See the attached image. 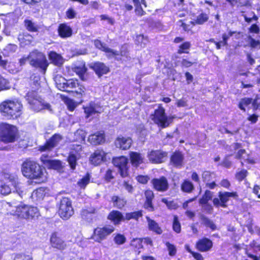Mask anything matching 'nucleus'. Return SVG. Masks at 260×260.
Returning <instances> with one entry per match:
<instances>
[{"label": "nucleus", "mask_w": 260, "mask_h": 260, "mask_svg": "<svg viewBox=\"0 0 260 260\" xmlns=\"http://www.w3.org/2000/svg\"><path fill=\"white\" fill-rule=\"evenodd\" d=\"M22 104L18 100H7L0 104V111L8 119H15L22 114Z\"/></svg>", "instance_id": "1"}, {"label": "nucleus", "mask_w": 260, "mask_h": 260, "mask_svg": "<svg viewBox=\"0 0 260 260\" xmlns=\"http://www.w3.org/2000/svg\"><path fill=\"white\" fill-rule=\"evenodd\" d=\"M21 172L24 176L31 179L44 181L43 169L36 162L29 159H26L21 165Z\"/></svg>", "instance_id": "2"}, {"label": "nucleus", "mask_w": 260, "mask_h": 260, "mask_svg": "<svg viewBox=\"0 0 260 260\" xmlns=\"http://www.w3.org/2000/svg\"><path fill=\"white\" fill-rule=\"evenodd\" d=\"M14 200L11 202L7 203L9 206H14L16 208L15 214L18 217L24 219H32L35 217H37L39 215V212L37 208L35 207L28 206L24 204L17 205V203L21 202L16 200V197H13Z\"/></svg>", "instance_id": "3"}, {"label": "nucleus", "mask_w": 260, "mask_h": 260, "mask_svg": "<svg viewBox=\"0 0 260 260\" xmlns=\"http://www.w3.org/2000/svg\"><path fill=\"white\" fill-rule=\"evenodd\" d=\"M24 98L29 105V108L35 112H39L43 109L51 111L50 104L42 99L35 91H28Z\"/></svg>", "instance_id": "4"}, {"label": "nucleus", "mask_w": 260, "mask_h": 260, "mask_svg": "<svg viewBox=\"0 0 260 260\" xmlns=\"http://www.w3.org/2000/svg\"><path fill=\"white\" fill-rule=\"evenodd\" d=\"M28 58L31 66L39 68L43 74H45L49 63L43 53L37 50H34L30 53Z\"/></svg>", "instance_id": "5"}, {"label": "nucleus", "mask_w": 260, "mask_h": 260, "mask_svg": "<svg viewBox=\"0 0 260 260\" xmlns=\"http://www.w3.org/2000/svg\"><path fill=\"white\" fill-rule=\"evenodd\" d=\"M17 128L7 123L0 124V140L5 143L15 142L17 138Z\"/></svg>", "instance_id": "6"}, {"label": "nucleus", "mask_w": 260, "mask_h": 260, "mask_svg": "<svg viewBox=\"0 0 260 260\" xmlns=\"http://www.w3.org/2000/svg\"><path fill=\"white\" fill-rule=\"evenodd\" d=\"M151 117L153 122L161 128L168 127L172 122V118L166 115L165 110L162 107L155 110Z\"/></svg>", "instance_id": "7"}, {"label": "nucleus", "mask_w": 260, "mask_h": 260, "mask_svg": "<svg viewBox=\"0 0 260 260\" xmlns=\"http://www.w3.org/2000/svg\"><path fill=\"white\" fill-rule=\"evenodd\" d=\"M5 178L9 181L11 186L15 189L13 191V197H16V200L19 201L22 198L24 193L21 184L19 182L17 176L13 174H6Z\"/></svg>", "instance_id": "8"}, {"label": "nucleus", "mask_w": 260, "mask_h": 260, "mask_svg": "<svg viewBox=\"0 0 260 260\" xmlns=\"http://www.w3.org/2000/svg\"><path fill=\"white\" fill-rule=\"evenodd\" d=\"M114 231V228L112 225L97 227L94 230L91 238L95 242L100 243L105 240Z\"/></svg>", "instance_id": "9"}, {"label": "nucleus", "mask_w": 260, "mask_h": 260, "mask_svg": "<svg viewBox=\"0 0 260 260\" xmlns=\"http://www.w3.org/2000/svg\"><path fill=\"white\" fill-rule=\"evenodd\" d=\"M58 213L61 218L68 219L74 213L71 201L67 198H63L60 201Z\"/></svg>", "instance_id": "10"}, {"label": "nucleus", "mask_w": 260, "mask_h": 260, "mask_svg": "<svg viewBox=\"0 0 260 260\" xmlns=\"http://www.w3.org/2000/svg\"><path fill=\"white\" fill-rule=\"evenodd\" d=\"M127 158L123 156L113 159V164L118 168V172L122 177L127 176Z\"/></svg>", "instance_id": "11"}, {"label": "nucleus", "mask_w": 260, "mask_h": 260, "mask_svg": "<svg viewBox=\"0 0 260 260\" xmlns=\"http://www.w3.org/2000/svg\"><path fill=\"white\" fill-rule=\"evenodd\" d=\"M151 183L152 185L153 188L159 192H165L169 188L168 180L165 176L153 178L151 180Z\"/></svg>", "instance_id": "12"}, {"label": "nucleus", "mask_w": 260, "mask_h": 260, "mask_svg": "<svg viewBox=\"0 0 260 260\" xmlns=\"http://www.w3.org/2000/svg\"><path fill=\"white\" fill-rule=\"evenodd\" d=\"M56 84L58 88L60 90L68 92H73V90L71 89L78 86V83L77 81H74L73 79L66 80L61 77L56 81Z\"/></svg>", "instance_id": "13"}, {"label": "nucleus", "mask_w": 260, "mask_h": 260, "mask_svg": "<svg viewBox=\"0 0 260 260\" xmlns=\"http://www.w3.org/2000/svg\"><path fill=\"white\" fill-rule=\"evenodd\" d=\"M62 139L63 138L61 135L58 134H55L53 135L44 145L40 146L39 150L41 151H51L58 144Z\"/></svg>", "instance_id": "14"}, {"label": "nucleus", "mask_w": 260, "mask_h": 260, "mask_svg": "<svg viewBox=\"0 0 260 260\" xmlns=\"http://www.w3.org/2000/svg\"><path fill=\"white\" fill-rule=\"evenodd\" d=\"M167 155L166 152L160 150H152L148 154L150 161L154 164H159L164 162Z\"/></svg>", "instance_id": "15"}, {"label": "nucleus", "mask_w": 260, "mask_h": 260, "mask_svg": "<svg viewBox=\"0 0 260 260\" xmlns=\"http://www.w3.org/2000/svg\"><path fill=\"white\" fill-rule=\"evenodd\" d=\"M43 164L48 169L60 170L62 168L61 162L58 160L52 159L48 155H42L40 158Z\"/></svg>", "instance_id": "16"}, {"label": "nucleus", "mask_w": 260, "mask_h": 260, "mask_svg": "<svg viewBox=\"0 0 260 260\" xmlns=\"http://www.w3.org/2000/svg\"><path fill=\"white\" fill-rule=\"evenodd\" d=\"M94 43L96 48L106 52L109 57L116 56L119 54L118 51L108 48L106 46L105 44L102 43L99 40H95Z\"/></svg>", "instance_id": "17"}, {"label": "nucleus", "mask_w": 260, "mask_h": 260, "mask_svg": "<svg viewBox=\"0 0 260 260\" xmlns=\"http://www.w3.org/2000/svg\"><path fill=\"white\" fill-rule=\"evenodd\" d=\"M132 143V140L128 137H118L115 141L116 147L122 150L129 149Z\"/></svg>", "instance_id": "18"}, {"label": "nucleus", "mask_w": 260, "mask_h": 260, "mask_svg": "<svg viewBox=\"0 0 260 260\" xmlns=\"http://www.w3.org/2000/svg\"><path fill=\"white\" fill-rule=\"evenodd\" d=\"M105 140V134L103 132H97L90 135L88 138V141L93 145L101 144L104 143Z\"/></svg>", "instance_id": "19"}, {"label": "nucleus", "mask_w": 260, "mask_h": 260, "mask_svg": "<svg viewBox=\"0 0 260 260\" xmlns=\"http://www.w3.org/2000/svg\"><path fill=\"white\" fill-rule=\"evenodd\" d=\"M90 68H92L100 77L104 74H106L109 71V69L107 67L104 63L101 62H96L92 63L90 66Z\"/></svg>", "instance_id": "20"}, {"label": "nucleus", "mask_w": 260, "mask_h": 260, "mask_svg": "<svg viewBox=\"0 0 260 260\" xmlns=\"http://www.w3.org/2000/svg\"><path fill=\"white\" fill-rule=\"evenodd\" d=\"M197 249L202 252H205L209 250L212 247V241L206 238L200 240L196 244Z\"/></svg>", "instance_id": "21"}, {"label": "nucleus", "mask_w": 260, "mask_h": 260, "mask_svg": "<svg viewBox=\"0 0 260 260\" xmlns=\"http://www.w3.org/2000/svg\"><path fill=\"white\" fill-rule=\"evenodd\" d=\"M145 197L146 198V201L144 204V208L149 211H154V208L152 203L154 197L153 192L150 190H147L145 192Z\"/></svg>", "instance_id": "22"}, {"label": "nucleus", "mask_w": 260, "mask_h": 260, "mask_svg": "<svg viewBox=\"0 0 260 260\" xmlns=\"http://www.w3.org/2000/svg\"><path fill=\"white\" fill-rule=\"evenodd\" d=\"M105 156V152L103 150L98 149L91 156L90 160L92 164L99 165L104 160Z\"/></svg>", "instance_id": "23"}, {"label": "nucleus", "mask_w": 260, "mask_h": 260, "mask_svg": "<svg viewBox=\"0 0 260 260\" xmlns=\"http://www.w3.org/2000/svg\"><path fill=\"white\" fill-rule=\"evenodd\" d=\"M184 156L179 151L174 152L171 157V162L175 167L180 168L183 166Z\"/></svg>", "instance_id": "24"}, {"label": "nucleus", "mask_w": 260, "mask_h": 260, "mask_svg": "<svg viewBox=\"0 0 260 260\" xmlns=\"http://www.w3.org/2000/svg\"><path fill=\"white\" fill-rule=\"evenodd\" d=\"M48 57L51 63L54 65L60 67L64 62V59L60 54L55 51H51L49 53Z\"/></svg>", "instance_id": "25"}, {"label": "nucleus", "mask_w": 260, "mask_h": 260, "mask_svg": "<svg viewBox=\"0 0 260 260\" xmlns=\"http://www.w3.org/2000/svg\"><path fill=\"white\" fill-rule=\"evenodd\" d=\"M95 209L92 207L82 209L80 213L82 219L88 222H91L93 217V214L95 213Z\"/></svg>", "instance_id": "26"}, {"label": "nucleus", "mask_w": 260, "mask_h": 260, "mask_svg": "<svg viewBox=\"0 0 260 260\" xmlns=\"http://www.w3.org/2000/svg\"><path fill=\"white\" fill-rule=\"evenodd\" d=\"M148 230L156 234L160 235L162 233V230L155 220L151 219L149 217L146 216Z\"/></svg>", "instance_id": "27"}, {"label": "nucleus", "mask_w": 260, "mask_h": 260, "mask_svg": "<svg viewBox=\"0 0 260 260\" xmlns=\"http://www.w3.org/2000/svg\"><path fill=\"white\" fill-rule=\"evenodd\" d=\"M50 242L53 247L62 250L66 247L64 242L60 238L58 237L55 233L52 235L50 238Z\"/></svg>", "instance_id": "28"}, {"label": "nucleus", "mask_w": 260, "mask_h": 260, "mask_svg": "<svg viewBox=\"0 0 260 260\" xmlns=\"http://www.w3.org/2000/svg\"><path fill=\"white\" fill-rule=\"evenodd\" d=\"M101 111L102 107L94 102H91L88 106L84 108V112L87 117L96 113H101Z\"/></svg>", "instance_id": "29"}, {"label": "nucleus", "mask_w": 260, "mask_h": 260, "mask_svg": "<svg viewBox=\"0 0 260 260\" xmlns=\"http://www.w3.org/2000/svg\"><path fill=\"white\" fill-rule=\"evenodd\" d=\"M108 218L112 221L114 224H118L122 221L125 219V217L118 211H112L108 215Z\"/></svg>", "instance_id": "30"}, {"label": "nucleus", "mask_w": 260, "mask_h": 260, "mask_svg": "<svg viewBox=\"0 0 260 260\" xmlns=\"http://www.w3.org/2000/svg\"><path fill=\"white\" fill-rule=\"evenodd\" d=\"M59 35L61 38L70 37L72 35V29L66 24H61L59 25L58 29Z\"/></svg>", "instance_id": "31"}, {"label": "nucleus", "mask_w": 260, "mask_h": 260, "mask_svg": "<svg viewBox=\"0 0 260 260\" xmlns=\"http://www.w3.org/2000/svg\"><path fill=\"white\" fill-rule=\"evenodd\" d=\"M129 156L131 163L134 166L137 167L143 162V157L139 153L130 152Z\"/></svg>", "instance_id": "32"}, {"label": "nucleus", "mask_w": 260, "mask_h": 260, "mask_svg": "<svg viewBox=\"0 0 260 260\" xmlns=\"http://www.w3.org/2000/svg\"><path fill=\"white\" fill-rule=\"evenodd\" d=\"M12 190H15L13 187L10 186V184L0 180V193L3 195H7L10 193Z\"/></svg>", "instance_id": "33"}, {"label": "nucleus", "mask_w": 260, "mask_h": 260, "mask_svg": "<svg viewBox=\"0 0 260 260\" xmlns=\"http://www.w3.org/2000/svg\"><path fill=\"white\" fill-rule=\"evenodd\" d=\"M112 201L113 203L114 206L119 209L123 208L126 203V201L125 199L117 196L112 197Z\"/></svg>", "instance_id": "34"}, {"label": "nucleus", "mask_w": 260, "mask_h": 260, "mask_svg": "<svg viewBox=\"0 0 260 260\" xmlns=\"http://www.w3.org/2000/svg\"><path fill=\"white\" fill-rule=\"evenodd\" d=\"M148 42V38L143 35H138L135 39L136 44L143 48L146 46Z\"/></svg>", "instance_id": "35"}, {"label": "nucleus", "mask_w": 260, "mask_h": 260, "mask_svg": "<svg viewBox=\"0 0 260 260\" xmlns=\"http://www.w3.org/2000/svg\"><path fill=\"white\" fill-rule=\"evenodd\" d=\"M201 220L202 223L206 227L209 228L212 231L216 230L217 226L212 220L208 218V217L202 216L201 217Z\"/></svg>", "instance_id": "36"}, {"label": "nucleus", "mask_w": 260, "mask_h": 260, "mask_svg": "<svg viewBox=\"0 0 260 260\" xmlns=\"http://www.w3.org/2000/svg\"><path fill=\"white\" fill-rule=\"evenodd\" d=\"M26 29L31 32H37L38 30V25L30 20H25L24 21Z\"/></svg>", "instance_id": "37"}, {"label": "nucleus", "mask_w": 260, "mask_h": 260, "mask_svg": "<svg viewBox=\"0 0 260 260\" xmlns=\"http://www.w3.org/2000/svg\"><path fill=\"white\" fill-rule=\"evenodd\" d=\"M142 216V211H135L133 212L127 213L125 216V219L129 220L132 219L138 220Z\"/></svg>", "instance_id": "38"}, {"label": "nucleus", "mask_w": 260, "mask_h": 260, "mask_svg": "<svg viewBox=\"0 0 260 260\" xmlns=\"http://www.w3.org/2000/svg\"><path fill=\"white\" fill-rule=\"evenodd\" d=\"M113 236H114L113 241L116 244L120 245L125 243L126 239L123 235L121 234H114Z\"/></svg>", "instance_id": "39"}, {"label": "nucleus", "mask_w": 260, "mask_h": 260, "mask_svg": "<svg viewBox=\"0 0 260 260\" xmlns=\"http://www.w3.org/2000/svg\"><path fill=\"white\" fill-rule=\"evenodd\" d=\"M213 196V193L210 190H207L202 198L200 199L199 203L202 205L207 204L208 202L210 200Z\"/></svg>", "instance_id": "40"}, {"label": "nucleus", "mask_w": 260, "mask_h": 260, "mask_svg": "<svg viewBox=\"0 0 260 260\" xmlns=\"http://www.w3.org/2000/svg\"><path fill=\"white\" fill-rule=\"evenodd\" d=\"M86 70L87 69L84 64H81L79 66H76L74 68V71L76 73V74H78L82 80L83 79V77L84 74L86 73Z\"/></svg>", "instance_id": "41"}, {"label": "nucleus", "mask_w": 260, "mask_h": 260, "mask_svg": "<svg viewBox=\"0 0 260 260\" xmlns=\"http://www.w3.org/2000/svg\"><path fill=\"white\" fill-rule=\"evenodd\" d=\"M194 189V186L192 183L189 181L185 180L181 185V189L186 192L189 193Z\"/></svg>", "instance_id": "42"}, {"label": "nucleus", "mask_w": 260, "mask_h": 260, "mask_svg": "<svg viewBox=\"0 0 260 260\" xmlns=\"http://www.w3.org/2000/svg\"><path fill=\"white\" fill-rule=\"evenodd\" d=\"M252 102V99L251 98H244L241 100L240 102L239 103V108L243 110V111H245V107H247L250 105Z\"/></svg>", "instance_id": "43"}, {"label": "nucleus", "mask_w": 260, "mask_h": 260, "mask_svg": "<svg viewBox=\"0 0 260 260\" xmlns=\"http://www.w3.org/2000/svg\"><path fill=\"white\" fill-rule=\"evenodd\" d=\"M228 192H219V198H220L221 201V207L225 208L226 207V203L229 200V194H226Z\"/></svg>", "instance_id": "44"}, {"label": "nucleus", "mask_w": 260, "mask_h": 260, "mask_svg": "<svg viewBox=\"0 0 260 260\" xmlns=\"http://www.w3.org/2000/svg\"><path fill=\"white\" fill-rule=\"evenodd\" d=\"M190 47V43L189 42H185L179 46L177 53L180 54L182 53H187L188 52L187 50H188Z\"/></svg>", "instance_id": "45"}, {"label": "nucleus", "mask_w": 260, "mask_h": 260, "mask_svg": "<svg viewBox=\"0 0 260 260\" xmlns=\"http://www.w3.org/2000/svg\"><path fill=\"white\" fill-rule=\"evenodd\" d=\"M133 3L135 6V12L136 14L139 16L144 15L145 14V12L142 8L140 0H133Z\"/></svg>", "instance_id": "46"}, {"label": "nucleus", "mask_w": 260, "mask_h": 260, "mask_svg": "<svg viewBox=\"0 0 260 260\" xmlns=\"http://www.w3.org/2000/svg\"><path fill=\"white\" fill-rule=\"evenodd\" d=\"M209 17L207 14L202 13L197 17L195 22L196 24L201 25L207 21Z\"/></svg>", "instance_id": "47"}, {"label": "nucleus", "mask_w": 260, "mask_h": 260, "mask_svg": "<svg viewBox=\"0 0 260 260\" xmlns=\"http://www.w3.org/2000/svg\"><path fill=\"white\" fill-rule=\"evenodd\" d=\"M197 63L196 59H192L190 58H183L181 62V64L182 67L185 68H188L191 67L194 63Z\"/></svg>", "instance_id": "48"}, {"label": "nucleus", "mask_w": 260, "mask_h": 260, "mask_svg": "<svg viewBox=\"0 0 260 260\" xmlns=\"http://www.w3.org/2000/svg\"><path fill=\"white\" fill-rule=\"evenodd\" d=\"M68 161L71 169H75L77 164L76 156L74 154H70L68 158Z\"/></svg>", "instance_id": "49"}, {"label": "nucleus", "mask_w": 260, "mask_h": 260, "mask_svg": "<svg viewBox=\"0 0 260 260\" xmlns=\"http://www.w3.org/2000/svg\"><path fill=\"white\" fill-rule=\"evenodd\" d=\"M90 176L89 174H87L80 180L78 182V185L81 188H85L89 183Z\"/></svg>", "instance_id": "50"}, {"label": "nucleus", "mask_w": 260, "mask_h": 260, "mask_svg": "<svg viewBox=\"0 0 260 260\" xmlns=\"http://www.w3.org/2000/svg\"><path fill=\"white\" fill-rule=\"evenodd\" d=\"M166 245L169 251V254L170 256H174L176 254V248L174 245L170 243L169 242L166 243Z\"/></svg>", "instance_id": "51"}, {"label": "nucleus", "mask_w": 260, "mask_h": 260, "mask_svg": "<svg viewBox=\"0 0 260 260\" xmlns=\"http://www.w3.org/2000/svg\"><path fill=\"white\" fill-rule=\"evenodd\" d=\"M9 88V82L0 75V91Z\"/></svg>", "instance_id": "52"}, {"label": "nucleus", "mask_w": 260, "mask_h": 260, "mask_svg": "<svg viewBox=\"0 0 260 260\" xmlns=\"http://www.w3.org/2000/svg\"><path fill=\"white\" fill-rule=\"evenodd\" d=\"M173 228L174 231L177 233H179L181 231V225L176 216H175L174 218Z\"/></svg>", "instance_id": "53"}, {"label": "nucleus", "mask_w": 260, "mask_h": 260, "mask_svg": "<svg viewBox=\"0 0 260 260\" xmlns=\"http://www.w3.org/2000/svg\"><path fill=\"white\" fill-rule=\"evenodd\" d=\"M30 80L32 81L33 84L36 87H37L40 84V76L37 74H33L30 76Z\"/></svg>", "instance_id": "54"}, {"label": "nucleus", "mask_w": 260, "mask_h": 260, "mask_svg": "<svg viewBox=\"0 0 260 260\" xmlns=\"http://www.w3.org/2000/svg\"><path fill=\"white\" fill-rule=\"evenodd\" d=\"M248 172L246 170H242L236 174V178L241 181L243 180L247 175Z\"/></svg>", "instance_id": "55"}, {"label": "nucleus", "mask_w": 260, "mask_h": 260, "mask_svg": "<svg viewBox=\"0 0 260 260\" xmlns=\"http://www.w3.org/2000/svg\"><path fill=\"white\" fill-rule=\"evenodd\" d=\"M45 189L44 188L40 187L34 191L32 193V196H36L39 198H42L44 196Z\"/></svg>", "instance_id": "56"}, {"label": "nucleus", "mask_w": 260, "mask_h": 260, "mask_svg": "<svg viewBox=\"0 0 260 260\" xmlns=\"http://www.w3.org/2000/svg\"><path fill=\"white\" fill-rule=\"evenodd\" d=\"M213 173L209 171H204L202 174V178L204 181L209 182L212 178Z\"/></svg>", "instance_id": "57"}, {"label": "nucleus", "mask_w": 260, "mask_h": 260, "mask_svg": "<svg viewBox=\"0 0 260 260\" xmlns=\"http://www.w3.org/2000/svg\"><path fill=\"white\" fill-rule=\"evenodd\" d=\"M248 39L249 40V44L251 48H256L258 45L260 46V41L255 40L253 38H252L251 36L248 37Z\"/></svg>", "instance_id": "58"}, {"label": "nucleus", "mask_w": 260, "mask_h": 260, "mask_svg": "<svg viewBox=\"0 0 260 260\" xmlns=\"http://www.w3.org/2000/svg\"><path fill=\"white\" fill-rule=\"evenodd\" d=\"M251 14H252V17H248L246 15H243L245 21L247 23H250L252 20L257 21L258 20V17L253 12H251Z\"/></svg>", "instance_id": "59"}, {"label": "nucleus", "mask_w": 260, "mask_h": 260, "mask_svg": "<svg viewBox=\"0 0 260 260\" xmlns=\"http://www.w3.org/2000/svg\"><path fill=\"white\" fill-rule=\"evenodd\" d=\"M249 32L258 34L260 32V28L256 24H253L249 28Z\"/></svg>", "instance_id": "60"}, {"label": "nucleus", "mask_w": 260, "mask_h": 260, "mask_svg": "<svg viewBox=\"0 0 260 260\" xmlns=\"http://www.w3.org/2000/svg\"><path fill=\"white\" fill-rule=\"evenodd\" d=\"M17 46L14 44H9L4 49L5 51H7L8 53L14 52L17 49Z\"/></svg>", "instance_id": "61"}, {"label": "nucleus", "mask_w": 260, "mask_h": 260, "mask_svg": "<svg viewBox=\"0 0 260 260\" xmlns=\"http://www.w3.org/2000/svg\"><path fill=\"white\" fill-rule=\"evenodd\" d=\"M233 35V32L230 31L229 32L228 34H226L225 33L222 34V41H221V42H223V46H226L228 45L227 41L229 40V39Z\"/></svg>", "instance_id": "62"}, {"label": "nucleus", "mask_w": 260, "mask_h": 260, "mask_svg": "<svg viewBox=\"0 0 260 260\" xmlns=\"http://www.w3.org/2000/svg\"><path fill=\"white\" fill-rule=\"evenodd\" d=\"M149 178L147 176L139 175L137 176V181L142 184H146L147 183Z\"/></svg>", "instance_id": "63"}, {"label": "nucleus", "mask_w": 260, "mask_h": 260, "mask_svg": "<svg viewBox=\"0 0 260 260\" xmlns=\"http://www.w3.org/2000/svg\"><path fill=\"white\" fill-rule=\"evenodd\" d=\"M14 260H32V258L29 255H18Z\"/></svg>", "instance_id": "64"}]
</instances>
